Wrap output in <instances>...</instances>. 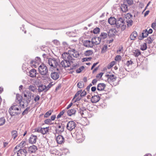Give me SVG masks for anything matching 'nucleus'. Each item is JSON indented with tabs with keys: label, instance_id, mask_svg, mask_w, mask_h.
<instances>
[{
	"label": "nucleus",
	"instance_id": "1",
	"mask_svg": "<svg viewBox=\"0 0 156 156\" xmlns=\"http://www.w3.org/2000/svg\"><path fill=\"white\" fill-rule=\"evenodd\" d=\"M48 62L51 67L56 68L59 62V60L55 58H50L48 59Z\"/></svg>",
	"mask_w": 156,
	"mask_h": 156
},
{
	"label": "nucleus",
	"instance_id": "2",
	"mask_svg": "<svg viewBox=\"0 0 156 156\" xmlns=\"http://www.w3.org/2000/svg\"><path fill=\"white\" fill-rule=\"evenodd\" d=\"M64 126L62 124H59L55 127V131L54 133L56 136V134L61 133L64 131Z\"/></svg>",
	"mask_w": 156,
	"mask_h": 156
},
{
	"label": "nucleus",
	"instance_id": "3",
	"mask_svg": "<svg viewBox=\"0 0 156 156\" xmlns=\"http://www.w3.org/2000/svg\"><path fill=\"white\" fill-rule=\"evenodd\" d=\"M22 97L20 96H17V100H16V102L18 103V104L19 105L20 107L22 108H24L25 107H27L28 104V102L26 101L25 102L22 101Z\"/></svg>",
	"mask_w": 156,
	"mask_h": 156
},
{
	"label": "nucleus",
	"instance_id": "4",
	"mask_svg": "<svg viewBox=\"0 0 156 156\" xmlns=\"http://www.w3.org/2000/svg\"><path fill=\"white\" fill-rule=\"evenodd\" d=\"M22 97L20 96H17V100H16V102L18 103V104L19 105L20 107L22 108H24L25 107H27L28 104V102L26 101L25 102L22 101Z\"/></svg>",
	"mask_w": 156,
	"mask_h": 156
},
{
	"label": "nucleus",
	"instance_id": "5",
	"mask_svg": "<svg viewBox=\"0 0 156 156\" xmlns=\"http://www.w3.org/2000/svg\"><path fill=\"white\" fill-rule=\"evenodd\" d=\"M40 73L43 75H46L48 73V69L47 66L44 64H41L38 67Z\"/></svg>",
	"mask_w": 156,
	"mask_h": 156
},
{
	"label": "nucleus",
	"instance_id": "6",
	"mask_svg": "<svg viewBox=\"0 0 156 156\" xmlns=\"http://www.w3.org/2000/svg\"><path fill=\"white\" fill-rule=\"evenodd\" d=\"M62 57L64 60L69 63H71V62H73V59L68 52H65L62 54Z\"/></svg>",
	"mask_w": 156,
	"mask_h": 156
},
{
	"label": "nucleus",
	"instance_id": "7",
	"mask_svg": "<svg viewBox=\"0 0 156 156\" xmlns=\"http://www.w3.org/2000/svg\"><path fill=\"white\" fill-rule=\"evenodd\" d=\"M116 27L117 28H119L122 27V30H123L125 28L126 26H124V22L123 19L120 17L117 20H116V23L115 24Z\"/></svg>",
	"mask_w": 156,
	"mask_h": 156
},
{
	"label": "nucleus",
	"instance_id": "8",
	"mask_svg": "<svg viewBox=\"0 0 156 156\" xmlns=\"http://www.w3.org/2000/svg\"><path fill=\"white\" fill-rule=\"evenodd\" d=\"M27 152L26 147L23 149H21L17 152H14V155L16 156H27Z\"/></svg>",
	"mask_w": 156,
	"mask_h": 156
},
{
	"label": "nucleus",
	"instance_id": "9",
	"mask_svg": "<svg viewBox=\"0 0 156 156\" xmlns=\"http://www.w3.org/2000/svg\"><path fill=\"white\" fill-rule=\"evenodd\" d=\"M76 124L73 121H70L68 123L66 128L68 130L70 131H71L75 129L76 127Z\"/></svg>",
	"mask_w": 156,
	"mask_h": 156
},
{
	"label": "nucleus",
	"instance_id": "10",
	"mask_svg": "<svg viewBox=\"0 0 156 156\" xmlns=\"http://www.w3.org/2000/svg\"><path fill=\"white\" fill-rule=\"evenodd\" d=\"M56 137V140L57 143L59 144H61L64 143L65 139L64 137L62 135H58Z\"/></svg>",
	"mask_w": 156,
	"mask_h": 156
},
{
	"label": "nucleus",
	"instance_id": "11",
	"mask_svg": "<svg viewBox=\"0 0 156 156\" xmlns=\"http://www.w3.org/2000/svg\"><path fill=\"white\" fill-rule=\"evenodd\" d=\"M83 45L86 47L92 48L93 46V44L92 41L85 40L83 42Z\"/></svg>",
	"mask_w": 156,
	"mask_h": 156
},
{
	"label": "nucleus",
	"instance_id": "12",
	"mask_svg": "<svg viewBox=\"0 0 156 156\" xmlns=\"http://www.w3.org/2000/svg\"><path fill=\"white\" fill-rule=\"evenodd\" d=\"M13 110L17 111L18 112L20 111V112L21 109L18 105V103H14L13 105L10 108V110Z\"/></svg>",
	"mask_w": 156,
	"mask_h": 156
},
{
	"label": "nucleus",
	"instance_id": "13",
	"mask_svg": "<svg viewBox=\"0 0 156 156\" xmlns=\"http://www.w3.org/2000/svg\"><path fill=\"white\" fill-rule=\"evenodd\" d=\"M49 129L47 127L43 128H39L36 129L37 131L40 132L43 134H45L48 132Z\"/></svg>",
	"mask_w": 156,
	"mask_h": 156
},
{
	"label": "nucleus",
	"instance_id": "14",
	"mask_svg": "<svg viewBox=\"0 0 156 156\" xmlns=\"http://www.w3.org/2000/svg\"><path fill=\"white\" fill-rule=\"evenodd\" d=\"M117 31L115 28L111 29L108 32V35L109 37H112L116 34Z\"/></svg>",
	"mask_w": 156,
	"mask_h": 156
},
{
	"label": "nucleus",
	"instance_id": "15",
	"mask_svg": "<svg viewBox=\"0 0 156 156\" xmlns=\"http://www.w3.org/2000/svg\"><path fill=\"white\" fill-rule=\"evenodd\" d=\"M77 108H73L70 109H69L66 111L67 112V114L69 116H71L73 115H75L76 112Z\"/></svg>",
	"mask_w": 156,
	"mask_h": 156
},
{
	"label": "nucleus",
	"instance_id": "16",
	"mask_svg": "<svg viewBox=\"0 0 156 156\" xmlns=\"http://www.w3.org/2000/svg\"><path fill=\"white\" fill-rule=\"evenodd\" d=\"M93 45L95 44H98L101 42V40L99 37H95L91 39Z\"/></svg>",
	"mask_w": 156,
	"mask_h": 156
},
{
	"label": "nucleus",
	"instance_id": "17",
	"mask_svg": "<svg viewBox=\"0 0 156 156\" xmlns=\"http://www.w3.org/2000/svg\"><path fill=\"white\" fill-rule=\"evenodd\" d=\"M51 78L54 80H57L59 77V75L57 72H52L51 74Z\"/></svg>",
	"mask_w": 156,
	"mask_h": 156
},
{
	"label": "nucleus",
	"instance_id": "18",
	"mask_svg": "<svg viewBox=\"0 0 156 156\" xmlns=\"http://www.w3.org/2000/svg\"><path fill=\"white\" fill-rule=\"evenodd\" d=\"M38 91L39 92L44 91L46 92L47 91L46 89V86L44 85L43 84H41L38 86Z\"/></svg>",
	"mask_w": 156,
	"mask_h": 156
},
{
	"label": "nucleus",
	"instance_id": "19",
	"mask_svg": "<svg viewBox=\"0 0 156 156\" xmlns=\"http://www.w3.org/2000/svg\"><path fill=\"white\" fill-rule=\"evenodd\" d=\"M100 99V97L98 95L92 96L91 99V101L93 103H96L98 102Z\"/></svg>",
	"mask_w": 156,
	"mask_h": 156
},
{
	"label": "nucleus",
	"instance_id": "20",
	"mask_svg": "<svg viewBox=\"0 0 156 156\" xmlns=\"http://www.w3.org/2000/svg\"><path fill=\"white\" fill-rule=\"evenodd\" d=\"M37 74L36 70L35 69H32L29 72L28 75L32 77H36Z\"/></svg>",
	"mask_w": 156,
	"mask_h": 156
},
{
	"label": "nucleus",
	"instance_id": "21",
	"mask_svg": "<svg viewBox=\"0 0 156 156\" xmlns=\"http://www.w3.org/2000/svg\"><path fill=\"white\" fill-rule=\"evenodd\" d=\"M37 139V136H36L32 135L30 138L29 142L32 144L35 143Z\"/></svg>",
	"mask_w": 156,
	"mask_h": 156
},
{
	"label": "nucleus",
	"instance_id": "22",
	"mask_svg": "<svg viewBox=\"0 0 156 156\" xmlns=\"http://www.w3.org/2000/svg\"><path fill=\"white\" fill-rule=\"evenodd\" d=\"M70 63L67 62L64 60L62 61L61 62V65L64 68L69 67L70 66Z\"/></svg>",
	"mask_w": 156,
	"mask_h": 156
},
{
	"label": "nucleus",
	"instance_id": "23",
	"mask_svg": "<svg viewBox=\"0 0 156 156\" xmlns=\"http://www.w3.org/2000/svg\"><path fill=\"white\" fill-rule=\"evenodd\" d=\"M37 150V147L35 145H33L29 147L28 151L30 153H34Z\"/></svg>",
	"mask_w": 156,
	"mask_h": 156
},
{
	"label": "nucleus",
	"instance_id": "24",
	"mask_svg": "<svg viewBox=\"0 0 156 156\" xmlns=\"http://www.w3.org/2000/svg\"><path fill=\"white\" fill-rule=\"evenodd\" d=\"M108 22L111 25L115 24L116 20L114 17H110L108 20Z\"/></svg>",
	"mask_w": 156,
	"mask_h": 156
},
{
	"label": "nucleus",
	"instance_id": "25",
	"mask_svg": "<svg viewBox=\"0 0 156 156\" xmlns=\"http://www.w3.org/2000/svg\"><path fill=\"white\" fill-rule=\"evenodd\" d=\"M105 85L104 83H99L97 86V90L98 91H102L104 90Z\"/></svg>",
	"mask_w": 156,
	"mask_h": 156
},
{
	"label": "nucleus",
	"instance_id": "26",
	"mask_svg": "<svg viewBox=\"0 0 156 156\" xmlns=\"http://www.w3.org/2000/svg\"><path fill=\"white\" fill-rule=\"evenodd\" d=\"M137 36V34L136 31H134L130 35V38L131 40H134Z\"/></svg>",
	"mask_w": 156,
	"mask_h": 156
},
{
	"label": "nucleus",
	"instance_id": "27",
	"mask_svg": "<svg viewBox=\"0 0 156 156\" xmlns=\"http://www.w3.org/2000/svg\"><path fill=\"white\" fill-rule=\"evenodd\" d=\"M120 8L123 12H126L128 10L127 5L125 4H122Z\"/></svg>",
	"mask_w": 156,
	"mask_h": 156
},
{
	"label": "nucleus",
	"instance_id": "28",
	"mask_svg": "<svg viewBox=\"0 0 156 156\" xmlns=\"http://www.w3.org/2000/svg\"><path fill=\"white\" fill-rule=\"evenodd\" d=\"M11 136L14 140L18 136L17 132L16 131L13 130L11 132Z\"/></svg>",
	"mask_w": 156,
	"mask_h": 156
},
{
	"label": "nucleus",
	"instance_id": "29",
	"mask_svg": "<svg viewBox=\"0 0 156 156\" xmlns=\"http://www.w3.org/2000/svg\"><path fill=\"white\" fill-rule=\"evenodd\" d=\"M12 110H10V108L9 109V113L11 116H13L15 115H17L21 113V112H20V111L14 112L12 111Z\"/></svg>",
	"mask_w": 156,
	"mask_h": 156
},
{
	"label": "nucleus",
	"instance_id": "30",
	"mask_svg": "<svg viewBox=\"0 0 156 156\" xmlns=\"http://www.w3.org/2000/svg\"><path fill=\"white\" fill-rule=\"evenodd\" d=\"M148 31L147 29H145L144 30L142 33V36L141 37V38H144V37H147L148 35ZM142 38H139V39H141Z\"/></svg>",
	"mask_w": 156,
	"mask_h": 156
},
{
	"label": "nucleus",
	"instance_id": "31",
	"mask_svg": "<svg viewBox=\"0 0 156 156\" xmlns=\"http://www.w3.org/2000/svg\"><path fill=\"white\" fill-rule=\"evenodd\" d=\"M107 34L105 33H102L101 35H100L99 37L100 38L101 40V39H105L107 37Z\"/></svg>",
	"mask_w": 156,
	"mask_h": 156
},
{
	"label": "nucleus",
	"instance_id": "32",
	"mask_svg": "<svg viewBox=\"0 0 156 156\" xmlns=\"http://www.w3.org/2000/svg\"><path fill=\"white\" fill-rule=\"evenodd\" d=\"M93 54V52L91 50H87L86 51L84 54L86 56H89L92 55Z\"/></svg>",
	"mask_w": 156,
	"mask_h": 156
},
{
	"label": "nucleus",
	"instance_id": "33",
	"mask_svg": "<svg viewBox=\"0 0 156 156\" xmlns=\"http://www.w3.org/2000/svg\"><path fill=\"white\" fill-rule=\"evenodd\" d=\"M133 53L134 55L136 57H138L141 54V52L139 51V50L138 49H137L136 50H135L133 52Z\"/></svg>",
	"mask_w": 156,
	"mask_h": 156
},
{
	"label": "nucleus",
	"instance_id": "34",
	"mask_svg": "<svg viewBox=\"0 0 156 156\" xmlns=\"http://www.w3.org/2000/svg\"><path fill=\"white\" fill-rule=\"evenodd\" d=\"M86 110L85 108H80L79 110H78V112H79L82 116L84 115V112H85Z\"/></svg>",
	"mask_w": 156,
	"mask_h": 156
},
{
	"label": "nucleus",
	"instance_id": "35",
	"mask_svg": "<svg viewBox=\"0 0 156 156\" xmlns=\"http://www.w3.org/2000/svg\"><path fill=\"white\" fill-rule=\"evenodd\" d=\"M5 120L4 117L0 118V126L4 125L5 122Z\"/></svg>",
	"mask_w": 156,
	"mask_h": 156
},
{
	"label": "nucleus",
	"instance_id": "36",
	"mask_svg": "<svg viewBox=\"0 0 156 156\" xmlns=\"http://www.w3.org/2000/svg\"><path fill=\"white\" fill-rule=\"evenodd\" d=\"M77 85L79 88H82L84 87V83L83 81H80L78 83Z\"/></svg>",
	"mask_w": 156,
	"mask_h": 156
},
{
	"label": "nucleus",
	"instance_id": "37",
	"mask_svg": "<svg viewBox=\"0 0 156 156\" xmlns=\"http://www.w3.org/2000/svg\"><path fill=\"white\" fill-rule=\"evenodd\" d=\"M28 89L34 92H35L36 88L34 85H30L29 86Z\"/></svg>",
	"mask_w": 156,
	"mask_h": 156
},
{
	"label": "nucleus",
	"instance_id": "38",
	"mask_svg": "<svg viewBox=\"0 0 156 156\" xmlns=\"http://www.w3.org/2000/svg\"><path fill=\"white\" fill-rule=\"evenodd\" d=\"M147 48V45L146 43H144L140 46V49L144 51Z\"/></svg>",
	"mask_w": 156,
	"mask_h": 156
},
{
	"label": "nucleus",
	"instance_id": "39",
	"mask_svg": "<svg viewBox=\"0 0 156 156\" xmlns=\"http://www.w3.org/2000/svg\"><path fill=\"white\" fill-rule=\"evenodd\" d=\"M66 112V110H63L62 111L59 113V114L57 115V119H58L60 117H61V116L65 112Z\"/></svg>",
	"mask_w": 156,
	"mask_h": 156
},
{
	"label": "nucleus",
	"instance_id": "40",
	"mask_svg": "<svg viewBox=\"0 0 156 156\" xmlns=\"http://www.w3.org/2000/svg\"><path fill=\"white\" fill-rule=\"evenodd\" d=\"M30 109V107H27L25 110L23 111L22 113V114L23 115H25L27 114Z\"/></svg>",
	"mask_w": 156,
	"mask_h": 156
},
{
	"label": "nucleus",
	"instance_id": "41",
	"mask_svg": "<svg viewBox=\"0 0 156 156\" xmlns=\"http://www.w3.org/2000/svg\"><path fill=\"white\" fill-rule=\"evenodd\" d=\"M107 76H108V80L110 79L111 80L113 81L115 80V78L114 75H107Z\"/></svg>",
	"mask_w": 156,
	"mask_h": 156
},
{
	"label": "nucleus",
	"instance_id": "42",
	"mask_svg": "<svg viewBox=\"0 0 156 156\" xmlns=\"http://www.w3.org/2000/svg\"><path fill=\"white\" fill-rule=\"evenodd\" d=\"M76 51L74 49L70 48L69 50H68V52L72 56L74 53V52Z\"/></svg>",
	"mask_w": 156,
	"mask_h": 156
},
{
	"label": "nucleus",
	"instance_id": "43",
	"mask_svg": "<svg viewBox=\"0 0 156 156\" xmlns=\"http://www.w3.org/2000/svg\"><path fill=\"white\" fill-rule=\"evenodd\" d=\"M19 145V146L23 147L26 145V142L25 141L22 140Z\"/></svg>",
	"mask_w": 156,
	"mask_h": 156
},
{
	"label": "nucleus",
	"instance_id": "44",
	"mask_svg": "<svg viewBox=\"0 0 156 156\" xmlns=\"http://www.w3.org/2000/svg\"><path fill=\"white\" fill-rule=\"evenodd\" d=\"M84 68L83 66H81L79 69L76 70V72L77 73H80L84 69Z\"/></svg>",
	"mask_w": 156,
	"mask_h": 156
},
{
	"label": "nucleus",
	"instance_id": "45",
	"mask_svg": "<svg viewBox=\"0 0 156 156\" xmlns=\"http://www.w3.org/2000/svg\"><path fill=\"white\" fill-rule=\"evenodd\" d=\"M133 63V62L130 60H129L127 61L125 63V65L127 67H129L130 65H131Z\"/></svg>",
	"mask_w": 156,
	"mask_h": 156
},
{
	"label": "nucleus",
	"instance_id": "46",
	"mask_svg": "<svg viewBox=\"0 0 156 156\" xmlns=\"http://www.w3.org/2000/svg\"><path fill=\"white\" fill-rule=\"evenodd\" d=\"M27 99V100L26 101L28 102V103H29L31 100V94L30 93H29L28 95L27 96V97H26Z\"/></svg>",
	"mask_w": 156,
	"mask_h": 156
},
{
	"label": "nucleus",
	"instance_id": "47",
	"mask_svg": "<svg viewBox=\"0 0 156 156\" xmlns=\"http://www.w3.org/2000/svg\"><path fill=\"white\" fill-rule=\"evenodd\" d=\"M107 45L105 44L104 45L103 47L101 49V52L104 53L106 51L107 49Z\"/></svg>",
	"mask_w": 156,
	"mask_h": 156
},
{
	"label": "nucleus",
	"instance_id": "48",
	"mask_svg": "<svg viewBox=\"0 0 156 156\" xmlns=\"http://www.w3.org/2000/svg\"><path fill=\"white\" fill-rule=\"evenodd\" d=\"M100 32V28L96 27L93 30V33L94 34H97L99 33Z\"/></svg>",
	"mask_w": 156,
	"mask_h": 156
},
{
	"label": "nucleus",
	"instance_id": "49",
	"mask_svg": "<svg viewBox=\"0 0 156 156\" xmlns=\"http://www.w3.org/2000/svg\"><path fill=\"white\" fill-rule=\"evenodd\" d=\"M153 41V40L151 39V38L150 37H149L147 38L146 42L147 43H148L149 44H151Z\"/></svg>",
	"mask_w": 156,
	"mask_h": 156
},
{
	"label": "nucleus",
	"instance_id": "50",
	"mask_svg": "<svg viewBox=\"0 0 156 156\" xmlns=\"http://www.w3.org/2000/svg\"><path fill=\"white\" fill-rule=\"evenodd\" d=\"M51 114V111H48L44 115L45 117H48L50 116Z\"/></svg>",
	"mask_w": 156,
	"mask_h": 156
},
{
	"label": "nucleus",
	"instance_id": "51",
	"mask_svg": "<svg viewBox=\"0 0 156 156\" xmlns=\"http://www.w3.org/2000/svg\"><path fill=\"white\" fill-rule=\"evenodd\" d=\"M72 55L74 57L77 58L79 56V54L78 52L77 51H76L74 52V53Z\"/></svg>",
	"mask_w": 156,
	"mask_h": 156
},
{
	"label": "nucleus",
	"instance_id": "52",
	"mask_svg": "<svg viewBox=\"0 0 156 156\" xmlns=\"http://www.w3.org/2000/svg\"><path fill=\"white\" fill-rule=\"evenodd\" d=\"M128 26L130 27L132 26L133 21L131 20H127Z\"/></svg>",
	"mask_w": 156,
	"mask_h": 156
},
{
	"label": "nucleus",
	"instance_id": "53",
	"mask_svg": "<svg viewBox=\"0 0 156 156\" xmlns=\"http://www.w3.org/2000/svg\"><path fill=\"white\" fill-rule=\"evenodd\" d=\"M79 135L78 134L76 135V139L77 140H80V141L82 142L83 140V139H81V137H82V136L81 135L80 136H79Z\"/></svg>",
	"mask_w": 156,
	"mask_h": 156
},
{
	"label": "nucleus",
	"instance_id": "54",
	"mask_svg": "<svg viewBox=\"0 0 156 156\" xmlns=\"http://www.w3.org/2000/svg\"><path fill=\"white\" fill-rule=\"evenodd\" d=\"M132 15L130 13H128L125 16V17L127 19H129L132 17Z\"/></svg>",
	"mask_w": 156,
	"mask_h": 156
},
{
	"label": "nucleus",
	"instance_id": "55",
	"mask_svg": "<svg viewBox=\"0 0 156 156\" xmlns=\"http://www.w3.org/2000/svg\"><path fill=\"white\" fill-rule=\"evenodd\" d=\"M126 2L129 5H132L133 3V0H126Z\"/></svg>",
	"mask_w": 156,
	"mask_h": 156
},
{
	"label": "nucleus",
	"instance_id": "56",
	"mask_svg": "<svg viewBox=\"0 0 156 156\" xmlns=\"http://www.w3.org/2000/svg\"><path fill=\"white\" fill-rule=\"evenodd\" d=\"M82 91V90H79L77 92L76 94L75 95H74L73 98H75L76 97H77V96H78L80 94H81V93Z\"/></svg>",
	"mask_w": 156,
	"mask_h": 156
},
{
	"label": "nucleus",
	"instance_id": "57",
	"mask_svg": "<svg viewBox=\"0 0 156 156\" xmlns=\"http://www.w3.org/2000/svg\"><path fill=\"white\" fill-rule=\"evenodd\" d=\"M121 56L119 55H117L115 58V60L116 61H118L121 59Z\"/></svg>",
	"mask_w": 156,
	"mask_h": 156
},
{
	"label": "nucleus",
	"instance_id": "58",
	"mask_svg": "<svg viewBox=\"0 0 156 156\" xmlns=\"http://www.w3.org/2000/svg\"><path fill=\"white\" fill-rule=\"evenodd\" d=\"M87 92L85 90H83L82 92H81L80 94V96L81 97H84L87 94Z\"/></svg>",
	"mask_w": 156,
	"mask_h": 156
},
{
	"label": "nucleus",
	"instance_id": "59",
	"mask_svg": "<svg viewBox=\"0 0 156 156\" xmlns=\"http://www.w3.org/2000/svg\"><path fill=\"white\" fill-rule=\"evenodd\" d=\"M53 84H52L51 83H49L47 86H46V89L47 91L52 86Z\"/></svg>",
	"mask_w": 156,
	"mask_h": 156
},
{
	"label": "nucleus",
	"instance_id": "60",
	"mask_svg": "<svg viewBox=\"0 0 156 156\" xmlns=\"http://www.w3.org/2000/svg\"><path fill=\"white\" fill-rule=\"evenodd\" d=\"M92 58L91 57H89V58H83V62H85L87 61H89Z\"/></svg>",
	"mask_w": 156,
	"mask_h": 156
},
{
	"label": "nucleus",
	"instance_id": "61",
	"mask_svg": "<svg viewBox=\"0 0 156 156\" xmlns=\"http://www.w3.org/2000/svg\"><path fill=\"white\" fill-rule=\"evenodd\" d=\"M40 98V97L38 95H37L34 98V101L36 102L38 101Z\"/></svg>",
	"mask_w": 156,
	"mask_h": 156
},
{
	"label": "nucleus",
	"instance_id": "62",
	"mask_svg": "<svg viewBox=\"0 0 156 156\" xmlns=\"http://www.w3.org/2000/svg\"><path fill=\"white\" fill-rule=\"evenodd\" d=\"M73 105V103L71 102L69 105L66 108L64 109L66 110V111H67V110L72 106Z\"/></svg>",
	"mask_w": 156,
	"mask_h": 156
},
{
	"label": "nucleus",
	"instance_id": "63",
	"mask_svg": "<svg viewBox=\"0 0 156 156\" xmlns=\"http://www.w3.org/2000/svg\"><path fill=\"white\" fill-rule=\"evenodd\" d=\"M103 73H100L99 74H98L96 76L97 78H101L103 75Z\"/></svg>",
	"mask_w": 156,
	"mask_h": 156
},
{
	"label": "nucleus",
	"instance_id": "64",
	"mask_svg": "<svg viewBox=\"0 0 156 156\" xmlns=\"http://www.w3.org/2000/svg\"><path fill=\"white\" fill-rule=\"evenodd\" d=\"M51 119H48L44 121V122L47 124L50 123L51 122Z\"/></svg>",
	"mask_w": 156,
	"mask_h": 156
}]
</instances>
